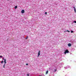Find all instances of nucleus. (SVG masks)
Wrapping results in <instances>:
<instances>
[{
  "mask_svg": "<svg viewBox=\"0 0 76 76\" xmlns=\"http://www.w3.org/2000/svg\"><path fill=\"white\" fill-rule=\"evenodd\" d=\"M5 66V64H4V65L3 67H4H4H4Z\"/></svg>",
  "mask_w": 76,
  "mask_h": 76,
  "instance_id": "obj_13",
  "label": "nucleus"
},
{
  "mask_svg": "<svg viewBox=\"0 0 76 76\" xmlns=\"http://www.w3.org/2000/svg\"><path fill=\"white\" fill-rule=\"evenodd\" d=\"M29 74H28L27 75V76H29Z\"/></svg>",
  "mask_w": 76,
  "mask_h": 76,
  "instance_id": "obj_17",
  "label": "nucleus"
},
{
  "mask_svg": "<svg viewBox=\"0 0 76 76\" xmlns=\"http://www.w3.org/2000/svg\"><path fill=\"white\" fill-rule=\"evenodd\" d=\"M56 70H57V69H55L54 72H56Z\"/></svg>",
  "mask_w": 76,
  "mask_h": 76,
  "instance_id": "obj_12",
  "label": "nucleus"
},
{
  "mask_svg": "<svg viewBox=\"0 0 76 76\" xmlns=\"http://www.w3.org/2000/svg\"><path fill=\"white\" fill-rule=\"evenodd\" d=\"M41 53V51L40 50H39V52H38V56H39L40 55V53Z\"/></svg>",
  "mask_w": 76,
  "mask_h": 76,
  "instance_id": "obj_2",
  "label": "nucleus"
},
{
  "mask_svg": "<svg viewBox=\"0 0 76 76\" xmlns=\"http://www.w3.org/2000/svg\"><path fill=\"white\" fill-rule=\"evenodd\" d=\"M71 33H73V31H71Z\"/></svg>",
  "mask_w": 76,
  "mask_h": 76,
  "instance_id": "obj_10",
  "label": "nucleus"
},
{
  "mask_svg": "<svg viewBox=\"0 0 76 76\" xmlns=\"http://www.w3.org/2000/svg\"><path fill=\"white\" fill-rule=\"evenodd\" d=\"M4 64L6 63V59H4Z\"/></svg>",
  "mask_w": 76,
  "mask_h": 76,
  "instance_id": "obj_5",
  "label": "nucleus"
},
{
  "mask_svg": "<svg viewBox=\"0 0 76 76\" xmlns=\"http://www.w3.org/2000/svg\"><path fill=\"white\" fill-rule=\"evenodd\" d=\"M45 14H47V12H45Z\"/></svg>",
  "mask_w": 76,
  "mask_h": 76,
  "instance_id": "obj_18",
  "label": "nucleus"
},
{
  "mask_svg": "<svg viewBox=\"0 0 76 76\" xmlns=\"http://www.w3.org/2000/svg\"><path fill=\"white\" fill-rule=\"evenodd\" d=\"M3 63V61H1V63Z\"/></svg>",
  "mask_w": 76,
  "mask_h": 76,
  "instance_id": "obj_15",
  "label": "nucleus"
},
{
  "mask_svg": "<svg viewBox=\"0 0 76 76\" xmlns=\"http://www.w3.org/2000/svg\"><path fill=\"white\" fill-rule=\"evenodd\" d=\"M0 57H1V58H2V57H3V56H0Z\"/></svg>",
  "mask_w": 76,
  "mask_h": 76,
  "instance_id": "obj_14",
  "label": "nucleus"
},
{
  "mask_svg": "<svg viewBox=\"0 0 76 76\" xmlns=\"http://www.w3.org/2000/svg\"><path fill=\"white\" fill-rule=\"evenodd\" d=\"M26 65H28V64H26Z\"/></svg>",
  "mask_w": 76,
  "mask_h": 76,
  "instance_id": "obj_19",
  "label": "nucleus"
},
{
  "mask_svg": "<svg viewBox=\"0 0 76 76\" xmlns=\"http://www.w3.org/2000/svg\"><path fill=\"white\" fill-rule=\"evenodd\" d=\"M48 71L47 70L46 71V74H48Z\"/></svg>",
  "mask_w": 76,
  "mask_h": 76,
  "instance_id": "obj_7",
  "label": "nucleus"
},
{
  "mask_svg": "<svg viewBox=\"0 0 76 76\" xmlns=\"http://www.w3.org/2000/svg\"><path fill=\"white\" fill-rule=\"evenodd\" d=\"M74 9V11L76 13V9L75 8V7H73Z\"/></svg>",
  "mask_w": 76,
  "mask_h": 76,
  "instance_id": "obj_6",
  "label": "nucleus"
},
{
  "mask_svg": "<svg viewBox=\"0 0 76 76\" xmlns=\"http://www.w3.org/2000/svg\"><path fill=\"white\" fill-rule=\"evenodd\" d=\"M3 60H4V58H3Z\"/></svg>",
  "mask_w": 76,
  "mask_h": 76,
  "instance_id": "obj_20",
  "label": "nucleus"
},
{
  "mask_svg": "<svg viewBox=\"0 0 76 76\" xmlns=\"http://www.w3.org/2000/svg\"><path fill=\"white\" fill-rule=\"evenodd\" d=\"M67 32H70V31H69V30H66Z\"/></svg>",
  "mask_w": 76,
  "mask_h": 76,
  "instance_id": "obj_11",
  "label": "nucleus"
},
{
  "mask_svg": "<svg viewBox=\"0 0 76 76\" xmlns=\"http://www.w3.org/2000/svg\"><path fill=\"white\" fill-rule=\"evenodd\" d=\"M17 7H18L17 6H15V9H17Z\"/></svg>",
  "mask_w": 76,
  "mask_h": 76,
  "instance_id": "obj_8",
  "label": "nucleus"
},
{
  "mask_svg": "<svg viewBox=\"0 0 76 76\" xmlns=\"http://www.w3.org/2000/svg\"><path fill=\"white\" fill-rule=\"evenodd\" d=\"M7 0V1H9V0Z\"/></svg>",
  "mask_w": 76,
  "mask_h": 76,
  "instance_id": "obj_21",
  "label": "nucleus"
},
{
  "mask_svg": "<svg viewBox=\"0 0 76 76\" xmlns=\"http://www.w3.org/2000/svg\"><path fill=\"white\" fill-rule=\"evenodd\" d=\"M69 52V50H66L65 51L64 53L65 54H66V53H68Z\"/></svg>",
  "mask_w": 76,
  "mask_h": 76,
  "instance_id": "obj_1",
  "label": "nucleus"
},
{
  "mask_svg": "<svg viewBox=\"0 0 76 76\" xmlns=\"http://www.w3.org/2000/svg\"><path fill=\"white\" fill-rule=\"evenodd\" d=\"M68 45L69 47H71V46H72V44L70 43H69L68 44Z\"/></svg>",
  "mask_w": 76,
  "mask_h": 76,
  "instance_id": "obj_4",
  "label": "nucleus"
},
{
  "mask_svg": "<svg viewBox=\"0 0 76 76\" xmlns=\"http://www.w3.org/2000/svg\"><path fill=\"white\" fill-rule=\"evenodd\" d=\"M28 36H27L26 37V39H28Z\"/></svg>",
  "mask_w": 76,
  "mask_h": 76,
  "instance_id": "obj_9",
  "label": "nucleus"
},
{
  "mask_svg": "<svg viewBox=\"0 0 76 76\" xmlns=\"http://www.w3.org/2000/svg\"><path fill=\"white\" fill-rule=\"evenodd\" d=\"M21 13H25V11L24 10H23L21 11Z\"/></svg>",
  "mask_w": 76,
  "mask_h": 76,
  "instance_id": "obj_3",
  "label": "nucleus"
},
{
  "mask_svg": "<svg viewBox=\"0 0 76 76\" xmlns=\"http://www.w3.org/2000/svg\"><path fill=\"white\" fill-rule=\"evenodd\" d=\"M74 23H76V21H74Z\"/></svg>",
  "mask_w": 76,
  "mask_h": 76,
  "instance_id": "obj_16",
  "label": "nucleus"
}]
</instances>
